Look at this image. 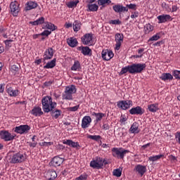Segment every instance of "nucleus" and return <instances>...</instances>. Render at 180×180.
<instances>
[{
  "mask_svg": "<svg viewBox=\"0 0 180 180\" xmlns=\"http://www.w3.org/2000/svg\"><path fill=\"white\" fill-rule=\"evenodd\" d=\"M10 70L12 74H13L14 75H16V74H19V67H18V65H13L11 67Z\"/></svg>",
  "mask_w": 180,
  "mask_h": 180,
  "instance_id": "nucleus-45",
  "label": "nucleus"
},
{
  "mask_svg": "<svg viewBox=\"0 0 180 180\" xmlns=\"http://www.w3.org/2000/svg\"><path fill=\"white\" fill-rule=\"evenodd\" d=\"M112 9L115 13H119V15H121V13H124V12H129L127 7H125L123 6V4H117L112 6Z\"/></svg>",
  "mask_w": 180,
  "mask_h": 180,
  "instance_id": "nucleus-13",
  "label": "nucleus"
},
{
  "mask_svg": "<svg viewBox=\"0 0 180 180\" xmlns=\"http://www.w3.org/2000/svg\"><path fill=\"white\" fill-rule=\"evenodd\" d=\"M127 72H129V74H131V70L130 68V65L122 68L121 71L120 72L119 75H124V74H127Z\"/></svg>",
  "mask_w": 180,
  "mask_h": 180,
  "instance_id": "nucleus-38",
  "label": "nucleus"
},
{
  "mask_svg": "<svg viewBox=\"0 0 180 180\" xmlns=\"http://www.w3.org/2000/svg\"><path fill=\"white\" fill-rule=\"evenodd\" d=\"M129 65L131 68V74H141L147 68L146 63H133Z\"/></svg>",
  "mask_w": 180,
  "mask_h": 180,
  "instance_id": "nucleus-6",
  "label": "nucleus"
},
{
  "mask_svg": "<svg viewBox=\"0 0 180 180\" xmlns=\"http://www.w3.org/2000/svg\"><path fill=\"white\" fill-rule=\"evenodd\" d=\"M46 22H44V17H41L36 20L35 21H30V24L32 25V26H39V25H44Z\"/></svg>",
  "mask_w": 180,
  "mask_h": 180,
  "instance_id": "nucleus-33",
  "label": "nucleus"
},
{
  "mask_svg": "<svg viewBox=\"0 0 180 180\" xmlns=\"http://www.w3.org/2000/svg\"><path fill=\"white\" fill-rule=\"evenodd\" d=\"M112 175L117 176V178H120L122 176V169H115L112 172Z\"/></svg>",
  "mask_w": 180,
  "mask_h": 180,
  "instance_id": "nucleus-47",
  "label": "nucleus"
},
{
  "mask_svg": "<svg viewBox=\"0 0 180 180\" xmlns=\"http://www.w3.org/2000/svg\"><path fill=\"white\" fill-rule=\"evenodd\" d=\"M45 176L48 180H54L55 178H57V172L54 170H49L45 174Z\"/></svg>",
  "mask_w": 180,
  "mask_h": 180,
  "instance_id": "nucleus-26",
  "label": "nucleus"
},
{
  "mask_svg": "<svg viewBox=\"0 0 180 180\" xmlns=\"http://www.w3.org/2000/svg\"><path fill=\"white\" fill-rule=\"evenodd\" d=\"M67 43L70 47H77L78 46V40L74 37L68 39Z\"/></svg>",
  "mask_w": 180,
  "mask_h": 180,
  "instance_id": "nucleus-30",
  "label": "nucleus"
},
{
  "mask_svg": "<svg viewBox=\"0 0 180 180\" xmlns=\"http://www.w3.org/2000/svg\"><path fill=\"white\" fill-rule=\"evenodd\" d=\"M87 139H90V140H94V141H99V140H102V136L101 135H87Z\"/></svg>",
  "mask_w": 180,
  "mask_h": 180,
  "instance_id": "nucleus-43",
  "label": "nucleus"
},
{
  "mask_svg": "<svg viewBox=\"0 0 180 180\" xmlns=\"http://www.w3.org/2000/svg\"><path fill=\"white\" fill-rule=\"evenodd\" d=\"M105 164V160L103 158L96 157L90 162V167L93 169H102Z\"/></svg>",
  "mask_w": 180,
  "mask_h": 180,
  "instance_id": "nucleus-5",
  "label": "nucleus"
},
{
  "mask_svg": "<svg viewBox=\"0 0 180 180\" xmlns=\"http://www.w3.org/2000/svg\"><path fill=\"white\" fill-rule=\"evenodd\" d=\"M160 79L165 82V81H172L174 76L171 73H162Z\"/></svg>",
  "mask_w": 180,
  "mask_h": 180,
  "instance_id": "nucleus-29",
  "label": "nucleus"
},
{
  "mask_svg": "<svg viewBox=\"0 0 180 180\" xmlns=\"http://www.w3.org/2000/svg\"><path fill=\"white\" fill-rule=\"evenodd\" d=\"M28 146L30 147H32V148H34L36 146H37V142H27Z\"/></svg>",
  "mask_w": 180,
  "mask_h": 180,
  "instance_id": "nucleus-61",
  "label": "nucleus"
},
{
  "mask_svg": "<svg viewBox=\"0 0 180 180\" xmlns=\"http://www.w3.org/2000/svg\"><path fill=\"white\" fill-rule=\"evenodd\" d=\"M103 117H105V113L98 112L97 115H96V120H94L95 124H98Z\"/></svg>",
  "mask_w": 180,
  "mask_h": 180,
  "instance_id": "nucleus-39",
  "label": "nucleus"
},
{
  "mask_svg": "<svg viewBox=\"0 0 180 180\" xmlns=\"http://www.w3.org/2000/svg\"><path fill=\"white\" fill-rule=\"evenodd\" d=\"M134 172H136L137 175L143 176L147 172V167L143 165H136L134 168Z\"/></svg>",
  "mask_w": 180,
  "mask_h": 180,
  "instance_id": "nucleus-14",
  "label": "nucleus"
},
{
  "mask_svg": "<svg viewBox=\"0 0 180 180\" xmlns=\"http://www.w3.org/2000/svg\"><path fill=\"white\" fill-rule=\"evenodd\" d=\"M120 122L124 124V122H127V117H126V115H121Z\"/></svg>",
  "mask_w": 180,
  "mask_h": 180,
  "instance_id": "nucleus-60",
  "label": "nucleus"
},
{
  "mask_svg": "<svg viewBox=\"0 0 180 180\" xmlns=\"http://www.w3.org/2000/svg\"><path fill=\"white\" fill-rule=\"evenodd\" d=\"M44 27L45 29H48L49 30H51V32H54V30H57L58 27L54 24L51 22L46 21L44 24Z\"/></svg>",
  "mask_w": 180,
  "mask_h": 180,
  "instance_id": "nucleus-28",
  "label": "nucleus"
},
{
  "mask_svg": "<svg viewBox=\"0 0 180 180\" xmlns=\"http://www.w3.org/2000/svg\"><path fill=\"white\" fill-rule=\"evenodd\" d=\"M88 179V174L86 173L81 174L79 176L77 177L75 180H86Z\"/></svg>",
  "mask_w": 180,
  "mask_h": 180,
  "instance_id": "nucleus-51",
  "label": "nucleus"
},
{
  "mask_svg": "<svg viewBox=\"0 0 180 180\" xmlns=\"http://www.w3.org/2000/svg\"><path fill=\"white\" fill-rule=\"evenodd\" d=\"M125 8H127L128 9H132L133 11H136L137 5L133 4H127Z\"/></svg>",
  "mask_w": 180,
  "mask_h": 180,
  "instance_id": "nucleus-50",
  "label": "nucleus"
},
{
  "mask_svg": "<svg viewBox=\"0 0 180 180\" xmlns=\"http://www.w3.org/2000/svg\"><path fill=\"white\" fill-rule=\"evenodd\" d=\"M110 5V4H112V1L110 0H98V4L100 6H105V5Z\"/></svg>",
  "mask_w": 180,
  "mask_h": 180,
  "instance_id": "nucleus-46",
  "label": "nucleus"
},
{
  "mask_svg": "<svg viewBox=\"0 0 180 180\" xmlns=\"http://www.w3.org/2000/svg\"><path fill=\"white\" fill-rule=\"evenodd\" d=\"M130 150H126L123 148H112V155L115 158L118 160H123L126 154H129Z\"/></svg>",
  "mask_w": 180,
  "mask_h": 180,
  "instance_id": "nucleus-4",
  "label": "nucleus"
},
{
  "mask_svg": "<svg viewBox=\"0 0 180 180\" xmlns=\"http://www.w3.org/2000/svg\"><path fill=\"white\" fill-rule=\"evenodd\" d=\"M10 164H22L25 162L27 158V155L22 152H18L15 153H8Z\"/></svg>",
  "mask_w": 180,
  "mask_h": 180,
  "instance_id": "nucleus-2",
  "label": "nucleus"
},
{
  "mask_svg": "<svg viewBox=\"0 0 180 180\" xmlns=\"http://www.w3.org/2000/svg\"><path fill=\"white\" fill-rule=\"evenodd\" d=\"M63 144H66V146H69V147L76 148L77 150L81 149V145H79V143L74 142L72 140L70 139L63 140Z\"/></svg>",
  "mask_w": 180,
  "mask_h": 180,
  "instance_id": "nucleus-19",
  "label": "nucleus"
},
{
  "mask_svg": "<svg viewBox=\"0 0 180 180\" xmlns=\"http://www.w3.org/2000/svg\"><path fill=\"white\" fill-rule=\"evenodd\" d=\"M64 161L65 160L63 158L55 156L51 161V164L53 165V167H60L63 162H64Z\"/></svg>",
  "mask_w": 180,
  "mask_h": 180,
  "instance_id": "nucleus-21",
  "label": "nucleus"
},
{
  "mask_svg": "<svg viewBox=\"0 0 180 180\" xmlns=\"http://www.w3.org/2000/svg\"><path fill=\"white\" fill-rule=\"evenodd\" d=\"M41 105L44 113H50L53 109L57 108V103L53 101V98L50 96H46L42 98Z\"/></svg>",
  "mask_w": 180,
  "mask_h": 180,
  "instance_id": "nucleus-1",
  "label": "nucleus"
},
{
  "mask_svg": "<svg viewBox=\"0 0 180 180\" xmlns=\"http://www.w3.org/2000/svg\"><path fill=\"white\" fill-rule=\"evenodd\" d=\"M117 106L122 110H127V109H130L131 106H133V101L130 100L120 101L117 103Z\"/></svg>",
  "mask_w": 180,
  "mask_h": 180,
  "instance_id": "nucleus-10",
  "label": "nucleus"
},
{
  "mask_svg": "<svg viewBox=\"0 0 180 180\" xmlns=\"http://www.w3.org/2000/svg\"><path fill=\"white\" fill-rule=\"evenodd\" d=\"M88 11L89 12H98V9H99V6L96 4H89L87 5Z\"/></svg>",
  "mask_w": 180,
  "mask_h": 180,
  "instance_id": "nucleus-34",
  "label": "nucleus"
},
{
  "mask_svg": "<svg viewBox=\"0 0 180 180\" xmlns=\"http://www.w3.org/2000/svg\"><path fill=\"white\" fill-rule=\"evenodd\" d=\"M103 129H104V130H109V129H110V126H109V124H108V123H105V124H103Z\"/></svg>",
  "mask_w": 180,
  "mask_h": 180,
  "instance_id": "nucleus-62",
  "label": "nucleus"
},
{
  "mask_svg": "<svg viewBox=\"0 0 180 180\" xmlns=\"http://www.w3.org/2000/svg\"><path fill=\"white\" fill-rule=\"evenodd\" d=\"M77 94V87L75 85H70L65 87V91L62 94V98L65 101H72L74 98L72 95Z\"/></svg>",
  "mask_w": 180,
  "mask_h": 180,
  "instance_id": "nucleus-3",
  "label": "nucleus"
},
{
  "mask_svg": "<svg viewBox=\"0 0 180 180\" xmlns=\"http://www.w3.org/2000/svg\"><path fill=\"white\" fill-rule=\"evenodd\" d=\"M154 30V26L151 24L148 23L145 25V33L148 34L150 32H153Z\"/></svg>",
  "mask_w": 180,
  "mask_h": 180,
  "instance_id": "nucleus-44",
  "label": "nucleus"
},
{
  "mask_svg": "<svg viewBox=\"0 0 180 180\" xmlns=\"http://www.w3.org/2000/svg\"><path fill=\"white\" fill-rule=\"evenodd\" d=\"M16 137L15 134H11L9 131L1 130L0 131V139L4 141H13Z\"/></svg>",
  "mask_w": 180,
  "mask_h": 180,
  "instance_id": "nucleus-8",
  "label": "nucleus"
},
{
  "mask_svg": "<svg viewBox=\"0 0 180 180\" xmlns=\"http://www.w3.org/2000/svg\"><path fill=\"white\" fill-rule=\"evenodd\" d=\"M19 3L16 1H12L10 4V13H11L13 16L17 17L19 15V12L20 11V8H19Z\"/></svg>",
  "mask_w": 180,
  "mask_h": 180,
  "instance_id": "nucleus-9",
  "label": "nucleus"
},
{
  "mask_svg": "<svg viewBox=\"0 0 180 180\" xmlns=\"http://www.w3.org/2000/svg\"><path fill=\"white\" fill-rule=\"evenodd\" d=\"M130 133H132L133 134H137L140 133V128H139V124L136 122H134L130 129H129Z\"/></svg>",
  "mask_w": 180,
  "mask_h": 180,
  "instance_id": "nucleus-27",
  "label": "nucleus"
},
{
  "mask_svg": "<svg viewBox=\"0 0 180 180\" xmlns=\"http://www.w3.org/2000/svg\"><path fill=\"white\" fill-rule=\"evenodd\" d=\"M157 19L158 20V23H165L169 20H172L171 15L168 14H162V15H158L157 17Z\"/></svg>",
  "mask_w": 180,
  "mask_h": 180,
  "instance_id": "nucleus-24",
  "label": "nucleus"
},
{
  "mask_svg": "<svg viewBox=\"0 0 180 180\" xmlns=\"http://www.w3.org/2000/svg\"><path fill=\"white\" fill-rule=\"evenodd\" d=\"M77 50L81 51L83 56H88L89 57L92 56V49H91L89 46H81L77 47Z\"/></svg>",
  "mask_w": 180,
  "mask_h": 180,
  "instance_id": "nucleus-18",
  "label": "nucleus"
},
{
  "mask_svg": "<svg viewBox=\"0 0 180 180\" xmlns=\"http://www.w3.org/2000/svg\"><path fill=\"white\" fill-rule=\"evenodd\" d=\"M169 158L171 162H176V161H178V159L176 158V157L174 156L173 155H170L169 156Z\"/></svg>",
  "mask_w": 180,
  "mask_h": 180,
  "instance_id": "nucleus-58",
  "label": "nucleus"
},
{
  "mask_svg": "<svg viewBox=\"0 0 180 180\" xmlns=\"http://www.w3.org/2000/svg\"><path fill=\"white\" fill-rule=\"evenodd\" d=\"M41 147H49V146H53V142H41L39 143Z\"/></svg>",
  "mask_w": 180,
  "mask_h": 180,
  "instance_id": "nucleus-53",
  "label": "nucleus"
},
{
  "mask_svg": "<svg viewBox=\"0 0 180 180\" xmlns=\"http://www.w3.org/2000/svg\"><path fill=\"white\" fill-rule=\"evenodd\" d=\"M78 109H79V105H75L74 107H70L68 108V110H69V112H77Z\"/></svg>",
  "mask_w": 180,
  "mask_h": 180,
  "instance_id": "nucleus-54",
  "label": "nucleus"
},
{
  "mask_svg": "<svg viewBox=\"0 0 180 180\" xmlns=\"http://www.w3.org/2000/svg\"><path fill=\"white\" fill-rule=\"evenodd\" d=\"M161 37V34L157 33L156 34L153 35L148 39V41H157V40H160Z\"/></svg>",
  "mask_w": 180,
  "mask_h": 180,
  "instance_id": "nucleus-48",
  "label": "nucleus"
},
{
  "mask_svg": "<svg viewBox=\"0 0 180 180\" xmlns=\"http://www.w3.org/2000/svg\"><path fill=\"white\" fill-rule=\"evenodd\" d=\"M179 8L178 6L174 5L172 6V9L170 12H176V11H178Z\"/></svg>",
  "mask_w": 180,
  "mask_h": 180,
  "instance_id": "nucleus-64",
  "label": "nucleus"
},
{
  "mask_svg": "<svg viewBox=\"0 0 180 180\" xmlns=\"http://www.w3.org/2000/svg\"><path fill=\"white\" fill-rule=\"evenodd\" d=\"M139 16V11L131 12V18L136 19Z\"/></svg>",
  "mask_w": 180,
  "mask_h": 180,
  "instance_id": "nucleus-59",
  "label": "nucleus"
},
{
  "mask_svg": "<svg viewBox=\"0 0 180 180\" xmlns=\"http://www.w3.org/2000/svg\"><path fill=\"white\" fill-rule=\"evenodd\" d=\"M71 71H80L81 70V63L78 60L74 62L73 65L70 68Z\"/></svg>",
  "mask_w": 180,
  "mask_h": 180,
  "instance_id": "nucleus-36",
  "label": "nucleus"
},
{
  "mask_svg": "<svg viewBox=\"0 0 180 180\" xmlns=\"http://www.w3.org/2000/svg\"><path fill=\"white\" fill-rule=\"evenodd\" d=\"M30 130V126L27 124H24L15 127L14 131L15 133H18V134H26L27 133H29Z\"/></svg>",
  "mask_w": 180,
  "mask_h": 180,
  "instance_id": "nucleus-12",
  "label": "nucleus"
},
{
  "mask_svg": "<svg viewBox=\"0 0 180 180\" xmlns=\"http://www.w3.org/2000/svg\"><path fill=\"white\" fill-rule=\"evenodd\" d=\"M6 92H7L9 96L16 98L19 95V90L13 88V85L8 84L6 86Z\"/></svg>",
  "mask_w": 180,
  "mask_h": 180,
  "instance_id": "nucleus-11",
  "label": "nucleus"
},
{
  "mask_svg": "<svg viewBox=\"0 0 180 180\" xmlns=\"http://www.w3.org/2000/svg\"><path fill=\"white\" fill-rule=\"evenodd\" d=\"M162 157H164V155L150 156L149 157L148 160L152 161V162H155V161H158V160L162 158Z\"/></svg>",
  "mask_w": 180,
  "mask_h": 180,
  "instance_id": "nucleus-41",
  "label": "nucleus"
},
{
  "mask_svg": "<svg viewBox=\"0 0 180 180\" xmlns=\"http://www.w3.org/2000/svg\"><path fill=\"white\" fill-rule=\"evenodd\" d=\"M30 113L33 116H35L36 117H39L44 115V112H43V110H41V108L39 106L34 107L33 109L30 112Z\"/></svg>",
  "mask_w": 180,
  "mask_h": 180,
  "instance_id": "nucleus-22",
  "label": "nucleus"
},
{
  "mask_svg": "<svg viewBox=\"0 0 180 180\" xmlns=\"http://www.w3.org/2000/svg\"><path fill=\"white\" fill-rule=\"evenodd\" d=\"M51 115L52 116L53 119H58L61 116V110L58 109H53L50 111Z\"/></svg>",
  "mask_w": 180,
  "mask_h": 180,
  "instance_id": "nucleus-31",
  "label": "nucleus"
},
{
  "mask_svg": "<svg viewBox=\"0 0 180 180\" xmlns=\"http://www.w3.org/2000/svg\"><path fill=\"white\" fill-rule=\"evenodd\" d=\"M161 7L162 8L163 11L166 12H171V6L169 4L165 3V1L162 2Z\"/></svg>",
  "mask_w": 180,
  "mask_h": 180,
  "instance_id": "nucleus-42",
  "label": "nucleus"
},
{
  "mask_svg": "<svg viewBox=\"0 0 180 180\" xmlns=\"http://www.w3.org/2000/svg\"><path fill=\"white\" fill-rule=\"evenodd\" d=\"M72 26L74 32H79V30H81V26H82V23L81 21L76 20L74 21Z\"/></svg>",
  "mask_w": 180,
  "mask_h": 180,
  "instance_id": "nucleus-32",
  "label": "nucleus"
},
{
  "mask_svg": "<svg viewBox=\"0 0 180 180\" xmlns=\"http://www.w3.org/2000/svg\"><path fill=\"white\" fill-rule=\"evenodd\" d=\"M54 56V50L53 48H49L46 49L44 53V61L47 60H51L53 58V56Z\"/></svg>",
  "mask_w": 180,
  "mask_h": 180,
  "instance_id": "nucleus-23",
  "label": "nucleus"
},
{
  "mask_svg": "<svg viewBox=\"0 0 180 180\" xmlns=\"http://www.w3.org/2000/svg\"><path fill=\"white\" fill-rule=\"evenodd\" d=\"M175 139H176V143L180 144V131H177L175 134Z\"/></svg>",
  "mask_w": 180,
  "mask_h": 180,
  "instance_id": "nucleus-57",
  "label": "nucleus"
},
{
  "mask_svg": "<svg viewBox=\"0 0 180 180\" xmlns=\"http://www.w3.org/2000/svg\"><path fill=\"white\" fill-rule=\"evenodd\" d=\"M41 36H50L51 34V31H49V30H45L44 32H42L41 34Z\"/></svg>",
  "mask_w": 180,
  "mask_h": 180,
  "instance_id": "nucleus-55",
  "label": "nucleus"
},
{
  "mask_svg": "<svg viewBox=\"0 0 180 180\" xmlns=\"http://www.w3.org/2000/svg\"><path fill=\"white\" fill-rule=\"evenodd\" d=\"M81 41L84 46H94V34L86 33L81 37Z\"/></svg>",
  "mask_w": 180,
  "mask_h": 180,
  "instance_id": "nucleus-7",
  "label": "nucleus"
},
{
  "mask_svg": "<svg viewBox=\"0 0 180 180\" xmlns=\"http://www.w3.org/2000/svg\"><path fill=\"white\" fill-rule=\"evenodd\" d=\"M78 4H79V0L71 1L67 4V6L70 8H76Z\"/></svg>",
  "mask_w": 180,
  "mask_h": 180,
  "instance_id": "nucleus-40",
  "label": "nucleus"
},
{
  "mask_svg": "<svg viewBox=\"0 0 180 180\" xmlns=\"http://www.w3.org/2000/svg\"><path fill=\"white\" fill-rule=\"evenodd\" d=\"M115 39L116 41L115 49L120 50V46H122V43H123V39H124L123 34L117 33L115 36Z\"/></svg>",
  "mask_w": 180,
  "mask_h": 180,
  "instance_id": "nucleus-15",
  "label": "nucleus"
},
{
  "mask_svg": "<svg viewBox=\"0 0 180 180\" xmlns=\"http://www.w3.org/2000/svg\"><path fill=\"white\" fill-rule=\"evenodd\" d=\"M109 25H122V21L119 19L117 20H111L108 22Z\"/></svg>",
  "mask_w": 180,
  "mask_h": 180,
  "instance_id": "nucleus-52",
  "label": "nucleus"
},
{
  "mask_svg": "<svg viewBox=\"0 0 180 180\" xmlns=\"http://www.w3.org/2000/svg\"><path fill=\"white\" fill-rule=\"evenodd\" d=\"M91 123H92V118H91V116H84L82 120V129H88V127L91 126Z\"/></svg>",
  "mask_w": 180,
  "mask_h": 180,
  "instance_id": "nucleus-17",
  "label": "nucleus"
},
{
  "mask_svg": "<svg viewBox=\"0 0 180 180\" xmlns=\"http://www.w3.org/2000/svg\"><path fill=\"white\" fill-rule=\"evenodd\" d=\"M144 109H143L141 106L134 107L129 110L130 115H136L139 116L144 115Z\"/></svg>",
  "mask_w": 180,
  "mask_h": 180,
  "instance_id": "nucleus-20",
  "label": "nucleus"
},
{
  "mask_svg": "<svg viewBox=\"0 0 180 180\" xmlns=\"http://www.w3.org/2000/svg\"><path fill=\"white\" fill-rule=\"evenodd\" d=\"M56 61H57V60L53 58L52 60L48 62L46 65L44 66V68L46 70H49V68H54L56 66Z\"/></svg>",
  "mask_w": 180,
  "mask_h": 180,
  "instance_id": "nucleus-37",
  "label": "nucleus"
},
{
  "mask_svg": "<svg viewBox=\"0 0 180 180\" xmlns=\"http://www.w3.org/2000/svg\"><path fill=\"white\" fill-rule=\"evenodd\" d=\"M148 109L149 112H152L153 113H155L158 110V103L150 104L148 105Z\"/></svg>",
  "mask_w": 180,
  "mask_h": 180,
  "instance_id": "nucleus-35",
  "label": "nucleus"
},
{
  "mask_svg": "<svg viewBox=\"0 0 180 180\" xmlns=\"http://www.w3.org/2000/svg\"><path fill=\"white\" fill-rule=\"evenodd\" d=\"M39 6V4H37V2L36 1H27L25 4V11H32V9H36Z\"/></svg>",
  "mask_w": 180,
  "mask_h": 180,
  "instance_id": "nucleus-25",
  "label": "nucleus"
},
{
  "mask_svg": "<svg viewBox=\"0 0 180 180\" xmlns=\"http://www.w3.org/2000/svg\"><path fill=\"white\" fill-rule=\"evenodd\" d=\"M172 75L174 77L175 79H180V70H174Z\"/></svg>",
  "mask_w": 180,
  "mask_h": 180,
  "instance_id": "nucleus-49",
  "label": "nucleus"
},
{
  "mask_svg": "<svg viewBox=\"0 0 180 180\" xmlns=\"http://www.w3.org/2000/svg\"><path fill=\"white\" fill-rule=\"evenodd\" d=\"M115 54L112 51L103 50L101 52V57L105 61H109L113 58Z\"/></svg>",
  "mask_w": 180,
  "mask_h": 180,
  "instance_id": "nucleus-16",
  "label": "nucleus"
},
{
  "mask_svg": "<svg viewBox=\"0 0 180 180\" xmlns=\"http://www.w3.org/2000/svg\"><path fill=\"white\" fill-rule=\"evenodd\" d=\"M13 41V40L12 39H6V41H4V44L6 45V47H12V46L11 45V44Z\"/></svg>",
  "mask_w": 180,
  "mask_h": 180,
  "instance_id": "nucleus-56",
  "label": "nucleus"
},
{
  "mask_svg": "<svg viewBox=\"0 0 180 180\" xmlns=\"http://www.w3.org/2000/svg\"><path fill=\"white\" fill-rule=\"evenodd\" d=\"M64 27H65V29H70V27H72V23L65 22Z\"/></svg>",
  "mask_w": 180,
  "mask_h": 180,
  "instance_id": "nucleus-63",
  "label": "nucleus"
}]
</instances>
